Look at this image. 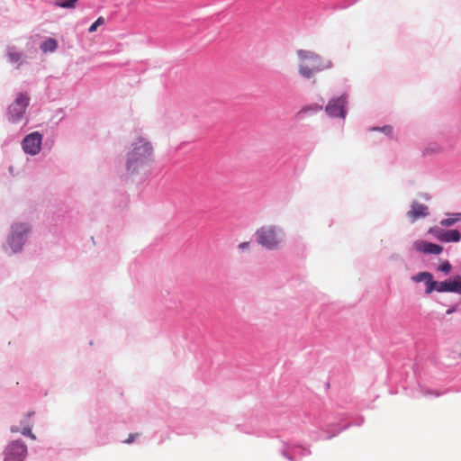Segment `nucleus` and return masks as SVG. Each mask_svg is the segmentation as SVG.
Instances as JSON below:
<instances>
[{
    "mask_svg": "<svg viewBox=\"0 0 461 461\" xmlns=\"http://www.w3.org/2000/svg\"><path fill=\"white\" fill-rule=\"evenodd\" d=\"M154 147L152 142L139 136L131 145L126 155V168L129 171L145 170L154 161Z\"/></svg>",
    "mask_w": 461,
    "mask_h": 461,
    "instance_id": "f257e3e1",
    "label": "nucleus"
},
{
    "mask_svg": "<svg viewBox=\"0 0 461 461\" xmlns=\"http://www.w3.org/2000/svg\"><path fill=\"white\" fill-rule=\"evenodd\" d=\"M296 54L299 59L298 71L304 78L310 79L316 73L330 69L333 67L330 59H325L313 51L299 50Z\"/></svg>",
    "mask_w": 461,
    "mask_h": 461,
    "instance_id": "f03ea898",
    "label": "nucleus"
},
{
    "mask_svg": "<svg viewBox=\"0 0 461 461\" xmlns=\"http://www.w3.org/2000/svg\"><path fill=\"white\" fill-rule=\"evenodd\" d=\"M30 232L31 229L26 223H15L12 226L7 242L14 252H18L22 249Z\"/></svg>",
    "mask_w": 461,
    "mask_h": 461,
    "instance_id": "7ed1b4c3",
    "label": "nucleus"
},
{
    "mask_svg": "<svg viewBox=\"0 0 461 461\" xmlns=\"http://www.w3.org/2000/svg\"><path fill=\"white\" fill-rule=\"evenodd\" d=\"M30 98L26 94L19 93L14 101L10 104L7 118L12 122H18L23 119Z\"/></svg>",
    "mask_w": 461,
    "mask_h": 461,
    "instance_id": "20e7f679",
    "label": "nucleus"
},
{
    "mask_svg": "<svg viewBox=\"0 0 461 461\" xmlns=\"http://www.w3.org/2000/svg\"><path fill=\"white\" fill-rule=\"evenodd\" d=\"M348 99V95L347 94L331 98L325 107L326 113L330 117L345 119L347 115Z\"/></svg>",
    "mask_w": 461,
    "mask_h": 461,
    "instance_id": "39448f33",
    "label": "nucleus"
},
{
    "mask_svg": "<svg viewBox=\"0 0 461 461\" xmlns=\"http://www.w3.org/2000/svg\"><path fill=\"white\" fill-rule=\"evenodd\" d=\"M256 235L258 242L268 249H276L280 242L278 234L272 226H264L260 228L258 230Z\"/></svg>",
    "mask_w": 461,
    "mask_h": 461,
    "instance_id": "423d86ee",
    "label": "nucleus"
},
{
    "mask_svg": "<svg viewBox=\"0 0 461 461\" xmlns=\"http://www.w3.org/2000/svg\"><path fill=\"white\" fill-rule=\"evenodd\" d=\"M27 453L23 442L16 440L9 444L5 450V461H23Z\"/></svg>",
    "mask_w": 461,
    "mask_h": 461,
    "instance_id": "0eeeda50",
    "label": "nucleus"
},
{
    "mask_svg": "<svg viewBox=\"0 0 461 461\" xmlns=\"http://www.w3.org/2000/svg\"><path fill=\"white\" fill-rule=\"evenodd\" d=\"M42 142V135L38 131H34L27 135L23 142V149L30 155H36L40 152Z\"/></svg>",
    "mask_w": 461,
    "mask_h": 461,
    "instance_id": "6e6552de",
    "label": "nucleus"
},
{
    "mask_svg": "<svg viewBox=\"0 0 461 461\" xmlns=\"http://www.w3.org/2000/svg\"><path fill=\"white\" fill-rule=\"evenodd\" d=\"M429 232L438 240L444 242H457L461 239V234L457 230H444L439 228H431Z\"/></svg>",
    "mask_w": 461,
    "mask_h": 461,
    "instance_id": "1a4fd4ad",
    "label": "nucleus"
},
{
    "mask_svg": "<svg viewBox=\"0 0 461 461\" xmlns=\"http://www.w3.org/2000/svg\"><path fill=\"white\" fill-rule=\"evenodd\" d=\"M413 248L424 254L438 255L442 252L443 247L438 244L428 242L425 240H416L413 243Z\"/></svg>",
    "mask_w": 461,
    "mask_h": 461,
    "instance_id": "9d476101",
    "label": "nucleus"
},
{
    "mask_svg": "<svg viewBox=\"0 0 461 461\" xmlns=\"http://www.w3.org/2000/svg\"><path fill=\"white\" fill-rule=\"evenodd\" d=\"M438 292H453L461 294V276L451 281L438 282Z\"/></svg>",
    "mask_w": 461,
    "mask_h": 461,
    "instance_id": "9b49d317",
    "label": "nucleus"
},
{
    "mask_svg": "<svg viewBox=\"0 0 461 461\" xmlns=\"http://www.w3.org/2000/svg\"><path fill=\"white\" fill-rule=\"evenodd\" d=\"M429 214V208L418 202H413L411 210L407 212L411 221H415L419 218H424Z\"/></svg>",
    "mask_w": 461,
    "mask_h": 461,
    "instance_id": "f8f14e48",
    "label": "nucleus"
},
{
    "mask_svg": "<svg viewBox=\"0 0 461 461\" xmlns=\"http://www.w3.org/2000/svg\"><path fill=\"white\" fill-rule=\"evenodd\" d=\"M7 59L16 68L22 64V55L14 50H8Z\"/></svg>",
    "mask_w": 461,
    "mask_h": 461,
    "instance_id": "ddd939ff",
    "label": "nucleus"
},
{
    "mask_svg": "<svg viewBox=\"0 0 461 461\" xmlns=\"http://www.w3.org/2000/svg\"><path fill=\"white\" fill-rule=\"evenodd\" d=\"M57 47V41L52 38H50L41 43V50L43 52H53L56 50Z\"/></svg>",
    "mask_w": 461,
    "mask_h": 461,
    "instance_id": "4468645a",
    "label": "nucleus"
},
{
    "mask_svg": "<svg viewBox=\"0 0 461 461\" xmlns=\"http://www.w3.org/2000/svg\"><path fill=\"white\" fill-rule=\"evenodd\" d=\"M78 0H55V5L65 9H74Z\"/></svg>",
    "mask_w": 461,
    "mask_h": 461,
    "instance_id": "2eb2a0df",
    "label": "nucleus"
},
{
    "mask_svg": "<svg viewBox=\"0 0 461 461\" xmlns=\"http://www.w3.org/2000/svg\"><path fill=\"white\" fill-rule=\"evenodd\" d=\"M432 278V275L429 272H420L419 274L412 276L414 282H427Z\"/></svg>",
    "mask_w": 461,
    "mask_h": 461,
    "instance_id": "dca6fc26",
    "label": "nucleus"
},
{
    "mask_svg": "<svg viewBox=\"0 0 461 461\" xmlns=\"http://www.w3.org/2000/svg\"><path fill=\"white\" fill-rule=\"evenodd\" d=\"M426 294H431L434 290L438 291V282L433 280V277L426 283Z\"/></svg>",
    "mask_w": 461,
    "mask_h": 461,
    "instance_id": "f3484780",
    "label": "nucleus"
},
{
    "mask_svg": "<svg viewBox=\"0 0 461 461\" xmlns=\"http://www.w3.org/2000/svg\"><path fill=\"white\" fill-rule=\"evenodd\" d=\"M104 23V17H99L97 20L89 27L88 32H94L96 31L97 27Z\"/></svg>",
    "mask_w": 461,
    "mask_h": 461,
    "instance_id": "a211bd4d",
    "label": "nucleus"
},
{
    "mask_svg": "<svg viewBox=\"0 0 461 461\" xmlns=\"http://www.w3.org/2000/svg\"><path fill=\"white\" fill-rule=\"evenodd\" d=\"M459 220V218L457 216L456 217H452V218H447V219H444L440 221V224L442 226H452L453 224H455L457 221Z\"/></svg>",
    "mask_w": 461,
    "mask_h": 461,
    "instance_id": "6ab92c4d",
    "label": "nucleus"
},
{
    "mask_svg": "<svg viewBox=\"0 0 461 461\" xmlns=\"http://www.w3.org/2000/svg\"><path fill=\"white\" fill-rule=\"evenodd\" d=\"M438 270L447 274L450 272L451 270V265L448 261H445L443 262L439 267H438Z\"/></svg>",
    "mask_w": 461,
    "mask_h": 461,
    "instance_id": "aec40b11",
    "label": "nucleus"
},
{
    "mask_svg": "<svg viewBox=\"0 0 461 461\" xmlns=\"http://www.w3.org/2000/svg\"><path fill=\"white\" fill-rule=\"evenodd\" d=\"M22 434L24 435V436H28V437H30L32 439H35V436L32 434V429H31L30 427H24L22 429Z\"/></svg>",
    "mask_w": 461,
    "mask_h": 461,
    "instance_id": "412c9836",
    "label": "nucleus"
},
{
    "mask_svg": "<svg viewBox=\"0 0 461 461\" xmlns=\"http://www.w3.org/2000/svg\"><path fill=\"white\" fill-rule=\"evenodd\" d=\"M138 436H139L138 433H131V434H130L128 436V438L124 440V443H126V444L132 443L135 440L136 437H138Z\"/></svg>",
    "mask_w": 461,
    "mask_h": 461,
    "instance_id": "4be33fe9",
    "label": "nucleus"
},
{
    "mask_svg": "<svg viewBox=\"0 0 461 461\" xmlns=\"http://www.w3.org/2000/svg\"><path fill=\"white\" fill-rule=\"evenodd\" d=\"M376 130H380V131H382L383 132H384V133H386V134H391V133H392V131H393L392 127H391V126H389V125L384 126V127H383V128H381V129H378V128H377Z\"/></svg>",
    "mask_w": 461,
    "mask_h": 461,
    "instance_id": "5701e85b",
    "label": "nucleus"
},
{
    "mask_svg": "<svg viewBox=\"0 0 461 461\" xmlns=\"http://www.w3.org/2000/svg\"><path fill=\"white\" fill-rule=\"evenodd\" d=\"M249 248V242H242L239 245L240 249H248Z\"/></svg>",
    "mask_w": 461,
    "mask_h": 461,
    "instance_id": "b1692460",
    "label": "nucleus"
},
{
    "mask_svg": "<svg viewBox=\"0 0 461 461\" xmlns=\"http://www.w3.org/2000/svg\"><path fill=\"white\" fill-rule=\"evenodd\" d=\"M310 110H312V108H311V107H303V108L300 111V113H307V112H308V111H310Z\"/></svg>",
    "mask_w": 461,
    "mask_h": 461,
    "instance_id": "393cba45",
    "label": "nucleus"
},
{
    "mask_svg": "<svg viewBox=\"0 0 461 461\" xmlns=\"http://www.w3.org/2000/svg\"><path fill=\"white\" fill-rule=\"evenodd\" d=\"M454 312H455V308L448 309V310L447 311V314H451V313H453Z\"/></svg>",
    "mask_w": 461,
    "mask_h": 461,
    "instance_id": "a878e982",
    "label": "nucleus"
},
{
    "mask_svg": "<svg viewBox=\"0 0 461 461\" xmlns=\"http://www.w3.org/2000/svg\"><path fill=\"white\" fill-rule=\"evenodd\" d=\"M434 151L435 152H439V151H441V149L439 147H437Z\"/></svg>",
    "mask_w": 461,
    "mask_h": 461,
    "instance_id": "bb28decb",
    "label": "nucleus"
},
{
    "mask_svg": "<svg viewBox=\"0 0 461 461\" xmlns=\"http://www.w3.org/2000/svg\"><path fill=\"white\" fill-rule=\"evenodd\" d=\"M316 110H321V106H316Z\"/></svg>",
    "mask_w": 461,
    "mask_h": 461,
    "instance_id": "cd10ccee",
    "label": "nucleus"
}]
</instances>
